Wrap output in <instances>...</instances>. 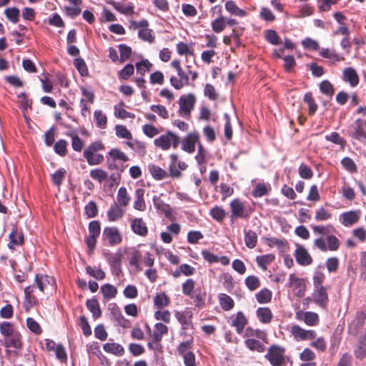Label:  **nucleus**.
Listing matches in <instances>:
<instances>
[{"instance_id": "nucleus-1", "label": "nucleus", "mask_w": 366, "mask_h": 366, "mask_svg": "<svg viewBox=\"0 0 366 366\" xmlns=\"http://www.w3.org/2000/svg\"><path fill=\"white\" fill-rule=\"evenodd\" d=\"M53 282V279L49 276L36 274L34 283L26 287L24 290L26 307H30L36 303V298L33 294L36 288H38L39 292H44L45 290L51 287Z\"/></svg>"}, {"instance_id": "nucleus-2", "label": "nucleus", "mask_w": 366, "mask_h": 366, "mask_svg": "<svg viewBox=\"0 0 366 366\" xmlns=\"http://www.w3.org/2000/svg\"><path fill=\"white\" fill-rule=\"evenodd\" d=\"M104 149V146L101 141L92 142L84 149L83 156L89 165H97L104 160V156L100 154H96L99 151Z\"/></svg>"}, {"instance_id": "nucleus-3", "label": "nucleus", "mask_w": 366, "mask_h": 366, "mask_svg": "<svg viewBox=\"0 0 366 366\" xmlns=\"http://www.w3.org/2000/svg\"><path fill=\"white\" fill-rule=\"evenodd\" d=\"M348 135L362 143H366V121L357 119L347 129Z\"/></svg>"}, {"instance_id": "nucleus-4", "label": "nucleus", "mask_w": 366, "mask_h": 366, "mask_svg": "<svg viewBox=\"0 0 366 366\" xmlns=\"http://www.w3.org/2000/svg\"><path fill=\"white\" fill-rule=\"evenodd\" d=\"M285 349L277 345H272L269 347L264 357L269 362L272 366H283L285 363L284 354Z\"/></svg>"}, {"instance_id": "nucleus-5", "label": "nucleus", "mask_w": 366, "mask_h": 366, "mask_svg": "<svg viewBox=\"0 0 366 366\" xmlns=\"http://www.w3.org/2000/svg\"><path fill=\"white\" fill-rule=\"evenodd\" d=\"M195 101V96L193 94H188L187 96L182 95L179 99V114L182 117L189 116L191 110L194 106Z\"/></svg>"}, {"instance_id": "nucleus-6", "label": "nucleus", "mask_w": 366, "mask_h": 366, "mask_svg": "<svg viewBox=\"0 0 366 366\" xmlns=\"http://www.w3.org/2000/svg\"><path fill=\"white\" fill-rule=\"evenodd\" d=\"M102 238L107 239L109 245L114 246L122 242V235L117 227H107L104 229Z\"/></svg>"}, {"instance_id": "nucleus-7", "label": "nucleus", "mask_w": 366, "mask_h": 366, "mask_svg": "<svg viewBox=\"0 0 366 366\" xmlns=\"http://www.w3.org/2000/svg\"><path fill=\"white\" fill-rule=\"evenodd\" d=\"M292 335L300 340H312L316 337L317 333L313 330H305L299 325H293L291 329Z\"/></svg>"}, {"instance_id": "nucleus-8", "label": "nucleus", "mask_w": 366, "mask_h": 366, "mask_svg": "<svg viewBox=\"0 0 366 366\" xmlns=\"http://www.w3.org/2000/svg\"><path fill=\"white\" fill-rule=\"evenodd\" d=\"M360 214V210H350L343 212L340 215V222L345 227L352 226L358 222Z\"/></svg>"}, {"instance_id": "nucleus-9", "label": "nucleus", "mask_w": 366, "mask_h": 366, "mask_svg": "<svg viewBox=\"0 0 366 366\" xmlns=\"http://www.w3.org/2000/svg\"><path fill=\"white\" fill-rule=\"evenodd\" d=\"M313 301L322 308H326L329 299L326 287H320L315 289L312 294Z\"/></svg>"}, {"instance_id": "nucleus-10", "label": "nucleus", "mask_w": 366, "mask_h": 366, "mask_svg": "<svg viewBox=\"0 0 366 366\" xmlns=\"http://www.w3.org/2000/svg\"><path fill=\"white\" fill-rule=\"evenodd\" d=\"M230 320L231 326L235 327L236 332L238 334H241L243 332L245 325L248 322L245 315L241 311L237 312L236 315H232Z\"/></svg>"}, {"instance_id": "nucleus-11", "label": "nucleus", "mask_w": 366, "mask_h": 366, "mask_svg": "<svg viewBox=\"0 0 366 366\" xmlns=\"http://www.w3.org/2000/svg\"><path fill=\"white\" fill-rule=\"evenodd\" d=\"M230 207L232 218H248L249 214L245 211L244 205L238 199H235L230 202Z\"/></svg>"}, {"instance_id": "nucleus-12", "label": "nucleus", "mask_w": 366, "mask_h": 366, "mask_svg": "<svg viewBox=\"0 0 366 366\" xmlns=\"http://www.w3.org/2000/svg\"><path fill=\"white\" fill-rule=\"evenodd\" d=\"M297 262L302 266L309 265L312 262V258L307 249L300 245H297L295 252Z\"/></svg>"}, {"instance_id": "nucleus-13", "label": "nucleus", "mask_w": 366, "mask_h": 366, "mask_svg": "<svg viewBox=\"0 0 366 366\" xmlns=\"http://www.w3.org/2000/svg\"><path fill=\"white\" fill-rule=\"evenodd\" d=\"M199 141V135L197 133H190L182 142V149L192 154L195 151V144Z\"/></svg>"}, {"instance_id": "nucleus-14", "label": "nucleus", "mask_w": 366, "mask_h": 366, "mask_svg": "<svg viewBox=\"0 0 366 366\" xmlns=\"http://www.w3.org/2000/svg\"><path fill=\"white\" fill-rule=\"evenodd\" d=\"M297 317L308 326L317 325L320 321L318 315L314 312H300L297 313Z\"/></svg>"}, {"instance_id": "nucleus-15", "label": "nucleus", "mask_w": 366, "mask_h": 366, "mask_svg": "<svg viewBox=\"0 0 366 366\" xmlns=\"http://www.w3.org/2000/svg\"><path fill=\"white\" fill-rule=\"evenodd\" d=\"M131 228L134 233L145 237L148 233V229L142 218H135L132 221Z\"/></svg>"}, {"instance_id": "nucleus-16", "label": "nucleus", "mask_w": 366, "mask_h": 366, "mask_svg": "<svg viewBox=\"0 0 366 366\" xmlns=\"http://www.w3.org/2000/svg\"><path fill=\"white\" fill-rule=\"evenodd\" d=\"M342 76L343 80L349 82L352 87H355L359 84L358 74L352 67L345 68L343 71Z\"/></svg>"}, {"instance_id": "nucleus-17", "label": "nucleus", "mask_w": 366, "mask_h": 366, "mask_svg": "<svg viewBox=\"0 0 366 366\" xmlns=\"http://www.w3.org/2000/svg\"><path fill=\"white\" fill-rule=\"evenodd\" d=\"M103 350L108 353H111L117 357H121L124 353V349L122 345L119 343L107 342L103 345Z\"/></svg>"}, {"instance_id": "nucleus-18", "label": "nucleus", "mask_w": 366, "mask_h": 366, "mask_svg": "<svg viewBox=\"0 0 366 366\" xmlns=\"http://www.w3.org/2000/svg\"><path fill=\"white\" fill-rule=\"evenodd\" d=\"M152 201L154 207L158 211H161L164 213L166 217H169L171 214L172 209L170 205L162 200L160 197L154 195L152 198Z\"/></svg>"}, {"instance_id": "nucleus-19", "label": "nucleus", "mask_w": 366, "mask_h": 366, "mask_svg": "<svg viewBox=\"0 0 366 366\" xmlns=\"http://www.w3.org/2000/svg\"><path fill=\"white\" fill-rule=\"evenodd\" d=\"M5 346L6 347L21 349L22 347V342L20 333L15 332L14 334L6 337L5 339Z\"/></svg>"}, {"instance_id": "nucleus-20", "label": "nucleus", "mask_w": 366, "mask_h": 366, "mask_svg": "<svg viewBox=\"0 0 366 366\" xmlns=\"http://www.w3.org/2000/svg\"><path fill=\"white\" fill-rule=\"evenodd\" d=\"M144 189L138 188L135 191V200L134 202V208L139 211H144L146 204L144 200Z\"/></svg>"}, {"instance_id": "nucleus-21", "label": "nucleus", "mask_w": 366, "mask_h": 366, "mask_svg": "<svg viewBox=\"0 0 366 366\" xmlns=\"http://www.w3.org/2000/svg\"><path fill=\"white\" fill-rule=\"evenodd\" d=\"M112 318L114 321H115L118 325L126 328L129 325V320L125 319L122 315L120 310L118 307H114L110 312Z\"/></svg>"}, {"instance_id": "nucleus-22", "label": "nucleus", "mask_w": 366, "mask_h": 366, "mask_svg": "<svg viewBox=\"0 0 366 366\" xmlns=\"http://www.w3.org/2000/svg\"><path fill=\"white\" fill-rule=\"evenodd\" d=\"M87 309L92 312L94 320L99 318L102 315L99 303L95 298L87 300L86 302Z\"/></svg>"}, {"instance_id": "nucleus-23", "label": "nucleus", "mask_w": 366, "mask_h": 366, "mask_svg": "<svg viewBox=\"0 0 366 366\" xmlns=\"http://www.w3.org/2000/svg\"><path fill=\"white\" fill-rule=\"evenodd\" d=\"M259 320L264 324L269 323L272 319V313L269 307H259L256 311Z\"/></svg>"}, {"instance_id": "nucleus-24", "label": "nucleus", "mask_w": 366, "mask_h": 366, "mask_svg": "<svg viewBox=\"0 0 366 366\" xmlns=\"http://www.w3.org/2000/svg\"><path fill=\"white\" fill-rule=\"evenodd\" d=\"M221 308L224 311H229L233 309L234 302L232 298L227 294L221 293L218 296Z\"/></svg>"}, {"instance_id": "nucleus-25", "label": "nucleus", "mask_w": 366, "mask_h": 366, "mask_svg": "<svg viewBox=\"0 0 366 366\" xmlns=\"http://www.w3.org/2000/svg\"><path fill=\"white\" fill-rule=\"evenodd\" d=\"M225 9L230 14L234 16L243 17L247 15L246 11L239 9L235 2L232 0H228L225 3Z\"/></svg>"}, {"instance_id": "nucleus-26", "label": "nucleus", "mask_w": 366, "mask_h": 366, "mask_svg": "<svg viewBox=\"0 0 366 366\" xmlns=\"http://www.w3.org/2000/svg\"><path fill=\"white\" fill-rule=\"evenodd\" d=\"M124 210L117 204H112L107 212V217L109 221L114 222L123 216Z\"/></svg>"}, {"instance_id": "nucleus-27", "label": "nucleus", "mask_w": 366, "mask_h": 366, "mask_svg": "<svg viewBox=\"0 0 366 366\" xmlns=\"http://www.w3.org/2000/svg\"><path fill=\"white\" fill-rule=\"evenodd\" d=\"M356 358L362 359L366 355V336L362 335L358 339V344L355 349Z\"/></svg>"}, {"instance_id": "nucleus-28", "label": "nucleus", "mask_w": 366, "mask_h": 366, "mask_svg": "<svg viewBox=\"0 0 366 366\" xmlns=\"http://www.w3.org/2000/svg\"><path fill=\"white\" fill-rule=\"evenodd\" d=\"M10 242L8 246L13 249L14 245H21L24 242V235L22 233H18L16 228H13L9 234Z\"/></svg>"}, {"instance_id": "nucleus-29", "label": "nucleus", "mask_w": 366, "mask_h": 366, "mask_svg": "<svg viewBox=\"0 0 366 366\" xmlns=\"http://www.w3.org/2000/svg\"><path fill=\"white\" fill-rule=\"evenodd\" d=\"M109 264L112 273L114 276L119 277L122 274L121 254L109 259Z\"/></svg>"}, {"instance_id": "nucleus-30", "label": "nucleus", "mask_w": 366, "mask_h": 366, "mask_svg": "<svg viewBox=\"0 0 366 366\" xmlns=\"http://www.w3.org/2000/svg\"><path fill=\"white\" fill-rule=\"evenodd\" d=\"M171 137L168 134V131L165 134L160 136L154 142V144L163 150H167L171 147Z\"/></svg>"}, {"instance_id": "nucleus-31", "label": "nucleus", "mask_w": 366, "mask_h": 366, "mask_svg": "<svg viewBox=\"0 0 366 366\" xmlns=\"http://www.w3.org/2000/svg\"><path fill=\"white\" fill-rule=\"evenodd\" d=\"M256 300L259 304L269 303L272 300V292L267 288L262 289L255 295Z\"/></svg>"}, {"instance_id": "nucleus-32", "label": "nucleus", "mask_w": 366, "mask_h": 366, "mask_svg": "<svg viewBox=\"0 0 366 366\" xmlns=\"http://www.w3.org/2000/svg\"><path fill=\"white\" fill-rule=\"evenodd\" d=\"M244 242L245 245L249 248L253 249L256 247L257 242V234L253 230L244 231Z\"/></svg>"}, {"instance_id": "nucleus-33", "label": "nucleus", "mask_w": 366, "mask_h": 366, "mask_svg": "<svg viewBox=\"0 0 366 366\" xmlns=\"http://www.w3.org/2000/svg\"><path fill=\"white\" fill-rule=\"evenodd\" d=\"M244 345L251 351L262 352L265 350V347L262 343L253 338L246 340L244 341Z\"/></svg>"}, {"instance_id": "nucleus-34", "label": "nucleus", "mask_w": 366, "mask_h": 366, "mask_svg": "<svg viewBox=\"0 0 366 366\" xmlns=\"http://www.w3.org/2000/svg\"><path fill=\"white\" fill-rule=\"evenodd\" d=\"M110 4L114 6V8L117 11L122 14H129L134 12V6L130 2L128 4L124 5L121 2L112 1V2H110Z\"/></svg>"}, {"instance_id": "nucleus-35", "label": "nucleus", "mask_w": 366, "mask_h": 366, "mask_svg": "<svg viewBox=\"0 0 366 366\" xmlns=\"http://www.w3.org/2000/svg\"><path fill=\"white\" fill-rule=\"evenodd\" d=\"M74 66L82 77L89 75L88 68L85 61L81 57H76L74 60Z\"/></svg>"}, {"instance_id": "nucleus-36", "label": "nucleus", "mask_w": 366, "mask_h": 366, "mask_svg": "<svg viewBox=\"0 0 366 366\" xmlns=\"http://www.w3.org/2000/svg\"><path fill=\"white\" fill-rule=\"evenodd\" d=\"M101 292L105 299L110 300L115 297L117 290L112 285L107 283L101 287Z\"/></svg>"}, {"instance_id": "nucleus-37", "label": "nucleus", "mask_w": 366, "mask_h": 366, "mask_svg": "<svg viewBox=\"0 0 366 366\" xmlns=\"http://www.w3.org/2000/svg\"><path fill=\"white\" fill-rule=\"evenodd\" d=\"M169 303V298L164 292L157 293L154 297V307L160 309Z\"/></svg>"}, {"instance_id": "nucleus-38", "label": "nucleus", "mask_w": 366, "mask_h": 366, "mask_svg": "<svg viewBox=\"0 0 366 366\" xmlns=\"http://www.w3.org/2000/svg\"><path fill=\"white\" fill-rule=\"evenodd\" d=\"M149 169L152 177L156 180L163 179L167 176V172L161 167L155 164H149Z\"/></svg>"}, {"instance_id": "nucleus-39", "label": "nucleus", "mask_w": 366, "mask_h": 366, "mask_svg": "<svg viewBox=\"0 0 366 366\" xmlns=\"http://www.w3.org/2000/svg\"><path fill=\"white\" fill-rule=\"evenodd\" d=\"M94 119L96 125L100 129H104L107 127V118L105 114L101 110H96L94 113Z\"/></svg>"}, {"instance_id": "nucleus-40", "label": "nucleus", "mask_w": 366, "mask_h": 366, "mask_svg": "<svg viewBox=\"0 0 366 366\" xmlns=\"http://www.w3.org/2000/svg\"><path fill=\"white\" fill-rule=\"evenodd\" d=\"M274 258L275 257L274 254H268L262 256H257L256 257V262L259 267L264 269H266L267 264L272 262Z\"/></svg>"}, {"instance_id": "nucleus-41", "label": "nucleus", "mask_w": 366, "mask_h": 366, "mask_svg": "<svg viewBox=\"0 0 366 366\" xmlns=\"http://www.w3.org/2000/svg\"><path fill=\"white\" fill-rule=\"evenodd\" d=\"M289 287L293 290L305 288V280L296 277L295 274H291L289 277Z\"/></svg>"}, {"instance_id": "nucleus-42", "label": "nucleus", "mask_w": 366, "mask_h": 366, "mask_svg": "<svg viewBox=\"0 0 366 366\" xmlns=\"http://www.w3.org/2000/svg\"><path fill=\"white\" fill-rule=\"evenodd\" d=\"M108 157L114 160H120L122 162H126L129 160V157L119 149H112L107 154Z\"/></svg>"}, {"instance_id": "nucleus-43", "label": "nucleus", "mask_w": 366, "mask_h": 366, "mask_svg": "<svg viewBox=\"0 0 366 366\" xmlns=\"http://www.w3.org/2000/svg\"><path fill=\"white\" fill-rule=\"evenodd\" d=\"M225 26V19L222 14L212 22V29L215 33H220L224 29Z\"/></svg>"}, {"instance_id": "nucleus-44", "label": "nucleus", "mask_w": 366, "mask_h": 366, "mask_svg": "<svg viewBox=\"0 0 366 366\" xmlns=\"http://www.w3.org/2000/svg\"><path fill=\"white\" fill-rule=\"evenodd\" d=\"M265 39L272 45H279L281 44V39L275 30L269 29L265 34Z\"/></svg>"}, {"instance_id": "nucleus-45", "label": "nucleus", "mask_w": 366, "mask_h": 366, "mask_svg": "<svg viewBox=\"0 0 366 366\" xmlns=\"http://www.w3.org/2000/svg\"><path fill=\"white\" fill-rule=\"evenodd\" d=\"M138 36L142 40L149 43H152L155 39V36L153 34V31L148 28L139 29L138 31Z\"/></svg>"}, {"instance_id": "nucleus-46", "label": "nucleus", "mask_w": 366, "mask_h": 366, "mask_svg": "<svg viewBox=\"0 0 366 366\" xmlns=\"http://www.w3.org/2000/svg\"><path fill=\"white\" fill-rule=\"evenodd\" d=\"M209 214L214 219L219 222H222L225 218L226 216V212L224 209L222 207L219 206L213 207L210 210Z\"/></svg>"}, {"instance_id": "nucleus-47", "label": "nucleus", "mask_w": 366, "mask_h": 366, "mask_svg": "<svg viewBox=\"0 0 366 366\" xmlns=\"http://www.w3.org/2000/svg\"><path fill=\"white\" fill-rule=\"evenodd\" d=\"M244 283L250 291H254L260 286L259 279L255 275H249L246 277Z\"/></svg>"}, {"instance_id": "nucleus-48", "label": "nucleus", "mask_w": 366, "mask_h": 366, "mask_svg": "<svg viewBox=\"0 0 366 366\" xmlns=\"http://www.w3.org/2000/svg\"><path fill=\"white\" fill-rule=\"evenodd\" d=\"M86 272L89 276L98 280H102L105 277V272L100 268L87 266L86 267Z\"/></svg>"}, {"instance_id": "nucleus-49", "label": "nucleus", "mask_w": 366, "mask_h": 366, "mask_svg": "<svg viewBox=\"0 0 366 366\" xmlns=\"http://www.w3.org/2000/svg\"><path fill=\"white\" fill-rule=\"evenodd\" d=\"M325 138L327 141L338 144L342 148L346 144V141L342 137H340V134L336 132H333L330 134L326 135Z\"/></svg>"}, {"instance_id": "nucleus-50", "label": "nucleus", "mask_w": 366, "mask_h": 366, "mask_svg": "<svg viewBox=\"0 0 366 366\" xmlns=\"http://www.w3.org/2000/svg\"><path fill=\"white\" fill-rule=\"evenodd\" d=\"M303 100L308 104L310 115H313L317 109V105L315 103L312 94L310 92L306 93L304 96Z\"/></svg>"}, {"instance_id": "nucleus-51", "label": "nucleus", "mask_w": 366, "mask_h": 366, "mask_svg": "<svg viewBox=\"0 0 366 366\" xmlns=\"http://www.w3.org/2000/svg\"><path fill=\"white\" fill-rule=\"evenodd\" d=\"M269 189L264 183H258L252 192V195L255 197H261L268 194Z\"/></svg>"}, {"instance_id": "nucleus-52", "label": "nucleus", "mask_w": 366, "mask_h": 366, "mask_svg": "<svg viewBox=\"0 0 366 366\" xmlns=\"http://www.w3.org/2000/svg\"><path fill=\"white\" fill-rule=\"evenodd\" d=\"M4 14L6 18L11 22L16 24L19 20V9L16 7L8 8L5 9Z\"/></svg>"}, {"instance_id": "nucleus-53", "label": "nucleus", "mask_w": 366, "mask_h": 366, "mask_svg": "<svg viewBox=\"0 0 366 366\" xmlns=\"http://www.w3.org/2000/svg\"><path fill=\"white\" fill-rule=\"evenodd\" d=\"M327 250L336 251L339 249L340 242L338 238L333 235L330 234L326 237Z\"/></svg>"}, {"instance_id": "nucleus-54", "label": "nucleus", "mask_w": 366, "mask_h": 366, "mask_svg": "<svg viewBox=\"0 0 366 366\" xmlns=\"http://www.w3.org/2000/svg\"><path fill=\"white\" fill-rule=\"evenodd\" d=\"M117 198L118 203L122 206H127L130 200L127 189L124 187L119 189Z\"/></svg>"}, {"instance_id": "nucleus-55", "label": "nucleus", "mask_w": 366, "mask_h": 366, "mask_svg": "<svg viewBox=\"0 0 366 366\" xmlns=\"http://www.w3.org/2000/svg\"><path fill=\"white\" fill-rule=\"evenodd\" d=\"M118 47L120 53L119 61L121 63H123L130 57L132 49L130 46L124 44H119Z\"/></svg>"}, {"instance_id": "nucleus-56", "label": "nucleus", "mask_w": 366, "mask_h": 366, "mask_svg": "<svg viewBox=\"0 0 366 366\" xmlns=\"http://www.w3.org/2000/svg\"><path fill=\"white\" fill-rule=\"evenodd\" d=\"M320 55L323 58L330 59L335 61H339L342 59L335 51H330V49L325 48L321 49Z\"/></svg>"}, {"instance_id": "nucleus-57", "label": "nucleus", "mask_w": 366, "mask_h": 366, "mask_svg": "<svg viewBox=\"0 0 366 366\" xmlns=\"http://www.w3.org/2000/svg\"><path fill=\"white\" fill-rule=\"evenodd\" d=\"M98 208L94 201H90L84 207V214L88 218H93L97 215Z\"/></svg>"}, {"instance_id": "nucleus-58", "label": "nucleus", "mask_w": 366, "mask_h": 366, "mask_svg": "<svg viewBox=\"0 0 366 366\" xmlns=\"http://www.w3.org/2000/svg\"><path fill=\"white\" fill-rule=\"evenodd\" d=\"M116 135L119 138L132 139V135L125 126L117 124L115 126Z\"/></svg>"}, {"instance_id": "nucleus-59", "label": "nucleus", "mask_w": 366, "mask_h": 366, "mask_svg": "<svg viewBox=\"0 0 366 366\" xmlns=\"http://www.w3.org/2000/svg\"><path fill=\"white\" fill-rule=\"evenodd\" d=\"M134 71V66L132 64H127L122 70L118 73V76L121 79H128Z\"/></svg>"}, {"instance_id": "nucleus-60", "label": "nucleus", "mask_w": 366, "mask_h": 366, "mask_svg": "<svg viewBox=\"0 0 366 366\" xmlns=\"http://www.w3.org/2000/svg\"><path fill=\"white\" fill-rule=\"evenodd\" d=\"M298 172L300 177L304 179H310L313 177L312 169L303 163L299 167Z\"/></svg>"}, {"instance_id": "nucleus-61", "label": "nucleus", "mask_w": 366, "mask_h": 366, "mask_svg": "<svg viewBox=\"0 0 366 366\" xmlns=\"http://www.w3.org/2000/svg\"><path fill=\"white\" fill-rule=\"evenodd\" d=\"M152 64L147 60L143 59L136 64L137 71L141 76H144L147 71H149Z\"/></svg>"}, {"instance_id": "nucleus-62", "label": "nucleus", "mask_w": 366, "mask_h": 366, "mask_svg": "<svg viewBox=\"0 0 366 366\" xmlns=\"http://www.w3.org/2000/svg\"><path fill=\"white\" fill-rule=\"evenodd\" d=\"M66 170L64 168H61L59 170H57L55 173L51 174V179L53 181V183L57 186L58 187H60L62 179L66 177Z\"/></svg>"}, {"instance_id": "nucleus-63", "label": "nucleus", "mask_w": 366, "mask_h": 366, "mask_svg": "<svg viewBox=\"0 0 366 366\" xmlns=\"http://www.w3.org/2000/svg\"><path fill=\"white\" fill-rule=\"evenodd\" d=\"M195 282L192 279H187L182 285V292L184 295L193 297V292Z\"/></svg>"}, {"instance_id": "nucleus-64", "label": "nucleus", "mask_w": 366, "mask_h": 366, "mask_svg": "<svg viewBox=\"0 0 366 366\" xmlns=\"http://www.w3.org/2000/svg\"><path fill=\"white\" fill-rule=\"evenodd\" d=\"M320 92L329 97H332L334 94V87L328 80L322 81L320 84Z\"/></svg>"}]
</instances>
